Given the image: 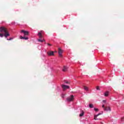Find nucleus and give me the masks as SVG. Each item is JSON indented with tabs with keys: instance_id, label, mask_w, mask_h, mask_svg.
<instances>
[{
	"instance_id": "12",
	"label": "nucleus",
	"mask_w": 124,
	"mask_h": 124,
	"mask_svg": "<svg viewBox=\"0 0 124 124\" xmlns=\"http://www.w3.org/2000/svg\"><path fill=\"white\" fill-rule=\"evenodd\" d=\"M104 110L105 111H111V108L110 107L104 108Z\"/></svg>"
},
{
	"instance_id": "24",
	"label": "nucleus",
	"mask_w": 124,
	"mask_h": 124,
	"mask_svg": "<svg viewBox=\"0 0 124 124\" xmlns=\"http://www.w3.org/2000/svg\"><path fill=\"white\" fill-rule=\"evenodd\" d=\"M102 108H105V105H102Z\"/></svg>"
},
{
	"instance_id": "5",
	"label": "nucleus",
	"mask_w": 124,
	"mask_h": 124,
	"mask_svg": "<svg viewBox=\"0 0 124 124\" xmlns=\"http://www.w3.org/2000/svg\"><path fill=\"white\" fill-rule=\"evenodd\" d=\"M62 53H63V51H62V49H61V48H58V54H59V56H60V57H62Z\"/></svg>"
},
{
	"instance_id": "25",
	"label": "nucleus",
	"mask_w": 124,
	"mask_h": 124,
	"mask_svg": "<svg viewBox=\"0 0 124 124\" xmlns=\"http://www.w3.org/2000/svg\"><path fill=\"white\" fill-rule=\"evenodd\" d=\"M48 46H52V45L50 44H47Z\"/></svg>"
},
{
	"instance_id": "7",
	"label": "nucleus",
	"mask_w": 124,
	"mask_h": 124,
	"mask_svg": "<svg viewBox=\"0 0 124 124\" xmlns=\"http://www.w3.org/2000/svg\"><path fill=\"white\" fill-rule=\"evenodd\" d=\"M48 56H54V52L53 51H48L47 52Z\"/></svg>"
},
{
	"instance_id": "3",
	"label": "nucleus",
	"mask_w": 124,
	"mask_h": 124,
	"mask_svg": "<svg viewBox=\"0 0 124 124\" xmlns=\"http://www.w3.org/2000/svg\"><path fill=\"white\" fill-rule=\"evenodd\" d=\"M7 29L4 26L0 27V32H6Z\"/></svg>"
},
{
	"instance_id": "8",
	"label": "nucleus",
	"mask_w": 124,
	"mask_h": 124,
	"mask_svg": "<svg viewBox=\"0 0 124 124\" xmlns=\"http://www.w3.org/2000/svg\"><path fill=\"white\" fill-rule=\"evenodd\" d=\"M101 113H99L98 114L95 115L94 116V120H99V119L96 118L97 117H98V116H100V115H101Z\"/></svg>"
},
{
	"instance_id": "10",
	"label": "nucleus",
	"mask_w": 124,
	"mask_h": 124,
	"mask_svg": "<svg viewBox=\"0 0 124 124\" xmlns=\"http://www.w3.org/2000/svg\"><path fill=\"white\" fill-rule=\"evenodd\" d=\"M68 67L67 66H64L62 69V71H67L68 69Z\"/></svg>"
},
{
	"instance_id": "23",
	"label": "nucleus",
	"mask_w": 124,
	"mask_h": 124,
	"mask_svg": "<svg viewBox=\"0 0 124 124\" xmlns=\"http://www.w3.org/2000/svg\"><path fill=\"white\" fill-rule=\"evenodd\" d=\"M103 102H104V103H106V100H103Z\"/></svg>"
},
{
	"instance_id": "19",
	"label": "nucleus",
	"mask_w": 124,
	"mask_h": 124,
	"mask_svg": "<svg viewBox=\"0 0 124 124\" xmlns=\"http://www.w3.org/2000/svg\"><path fill=\"white\" fill-rule=\"evenodd\" d=\"M12 39H13V38L11 37L9 39H7V40H12Z\"/></svg>"
},
{
	"instance_id": "18",
	"label": "nucleus",
	"mask_w": 124,
	"mask_h": 124,
	"mask_svg": "<svg viewBox=\"0 0 124 124\" xmlns=\"http://www.w3.org/2000/svg\"><path fill=\"white\" fill-rule=\"evenodd\" d=\"M94 111H95V112H98V108H94Z\"/></svg>"
},
{
	"instance_id": "20",
	"label": "nucleus",
	"mask_w": 124,
	"mask_h": 124,
	"mask_svg": "<svg viewBox=\"0 0 124 124\" xmlns=\"http://www.w3.org/2000/svg\"><path fill=\"white\" fill-rule=\"evenodd\" d=\"M96 90L98 91H99L100 90V89L99 88V87L98 86H97Z\"/></svg>"
},
{
	"instance_id": "15",
	"label": "nucleus",
	"mask_w": 124,
	"mask_h": 124,
	"mask_svg": "<svg viewBox=\"0 0 124 124\" xmlns=\"http://www.w3.org/2000/svg\"><path fill=\"white\" fill-rule=\"evenodd\" d=\"M84 88V90H85V91H89V88H88V87H86V86H83Z\"/></svg>"
},
{
	"instance_id": "9",
	"label": "nucleus",
	"mask_w": 124,
	"mask_h": 124,
	"mask_svg": "<svg viewBox=\"0 0 124 124\" xmlns=\"http://www.w3.org/2000/svg\"><path fill=\"white\" fill-rule=\"evenodd\" d=\"M84 114H85V112H84L83 110H81L80 111V114H79V117H83V116H84Z\"/></svg>"
},
{
	"instance_id": "16",
	"label": "nucleus",
	"mask_w": 124,
	"mask_h": 124,
	"mask_svg": "<svg viewBox=\"0 0 124 124\" xmlns=\"http://www.w3.org/2000/svg\"><path fill=\"white\" fill-rule=\"evenodd\" d=\"M64 96H65V94L62 93L61 95V97H62V98H64Z\"/></svg>"
},
{
	"instance_id": "2",
	"label": "nucleus",
	"mask_w": 124,
	"mask_h": 124,
	"mask_svg": "<svg viewBox=\"0 0 124 124\" xmlns=\"http://www.w3.org/2000/svg\"><path fill=\"white\" fill-rule=\"evenodd\" d=\"M10 35V34L8 33V31L7 30L6 32H4V34L3 33H0V37H5V38H7L8 36H9Z\"/></svg>"
},
{
	"instance_id": "6",
	"label": "nucleus",
	"mask_w": 124,
	"mask_h": 124,
	"mask_svg": "<svg viewBox=\"0 0 124 124\" xmlns=\"http://www.w3.org/2000/svg\"><path fill=\"white\" fill-rule=\"evenodd\" d=\"M62 87L63 90H66V89H68L69 88V86H68L67 85H65L64 84H62Z\"/></svg>"
},
{
	"instance_id": "14",
	"label": "nucleus",
	"mask_w": 124,
	"mask_h": 124,
	"mask_svg": "<svg viewBox=\"0 0 124 124\" xmlns=\"http://www.w3.org/2000/svg\"><path fill=\"white\" fill-rule=\"evenodd\" d=\"M38 41H39V42H44V41H45V40L44 39V40H42V39H38Z\"/></svg>"
},
{
	"instance_id": "22",
	"label": "nucleus",
	"mask_w": 124,
	"mask_h": 124,
	"mask_svg": "<svg viewBox=\"0 0 124 124\" xmlns=\"http://www.w3.org/2000/svg\"><path fill=\"white\" fill-rule=\"evenodd\" d=\"M64 83H65V84H68V81H64Z\"/></svg>"
},
{
	"instance_id": "17",
	"label": "nucleus",
	"mask_w": 124,
	"mask_h": 124,
	"mask_svg": "<svg viewBox=\"0 0 124 124\" xmlns=\"http://www.w3.org/2000/svg\"><path fill=\"white\" fill-rule=\"evenodd\" d=\"M89 108H93V104H89Z\"/></svg>"
},
{
	"instance_id": "11",
	"label": "nucleus",
	"mask_w": 124,
	"mask_h": 124,
	"mask_svg": "<svg viewBox=\"0 0 124 124\" xmlns=\"http://www.w3.org/2000/svg\"><path fill=\"white\" fill-rule=\"evenodd\" d=\"M104 96H106V97H107V96H108V94H109V91H107V92H106L105 93H104Z\"/></svg>"
},
{
	"instance_id": "1",
	"label": "nucleus",
	"mask_w": 124,
	"mask_h": 124,
	"mask_svg": "<svg viewBox=\"0 0 124 124\" xmlns=\"http://www.w3.org/2000/svg\"><path fill=\"white\" fill-rule=\"evenodd\" d=\"M21 32H22L23 33H24V36H20V39H24V40H28V39H29V38L28 37H26V36L29 35V34L30 33L29 32V31H26L25 30H21Z\"/></svg>"
},
{
	"instance_id": "21",
	"label": "nucleus",
	"mask_w": 124,
	"mask_h": 124,
	"mask_svg": "<svg viewBox=\"0 0 124 124\" xmlns=\"http://www.w3.org/2000/svg\"><path fill=\"white\" fill-rule=\"evenodd\" d=\"M39 36L41 39H42V37H43L42 35H41V36Z\"/></svg>"
},
{
	"instance_id": "4",
	"label": "nucleus",
	"mask_w": 124,
	"mask_h": 124,
	"mask_svg": "<svg viewBox=\"0 0 124 124\" xmlns=\"http://www.w3.org/2000/svg\"><path fill=\"white\" fill-rule=\"evenodd\" d=\"M74 98V96H73V95H71V97H68L67 98L66 100L68 102H71V101H73Z\"/></svg>"
},
{
	"instance_id": "13",
	"label": "nucleus",
	"mask_w": 124,
	"mask_h": 124,
	"mask_svg": "<svg viewBox=\"0 0 124 124\" xmlns=\"http://www.w3.org/2000/svg\"><path fill=\"white\" fill-rule=\"evenodd\" d=\"M43 32V31H41L39 32L38 33V36L42 35V33Z\"/></svg>"
}]
</instances>
